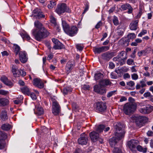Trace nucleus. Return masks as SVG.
I'll list each match as a JSON object with an SVG mask.
<instances>
[{"label": "nucleus", "instance_id": "1", "mask_svg": "<svg viewBox=\"0 0 153 153\" xmlns=\"http://www.w3.org/2000/svg\"><path fill=\"white\" fill-rule=\"evenodd\" d=\"M34 25L36 28L32 30V33L36 40L40 41L42 39L45 38L49 35V32L39 21H35Z\"/></svg>", "mask_w": 153, "mask_h": 153}, {"label": "nucleus", "instance_id": "2", "mask_svg": "<svg viewBox=\"0 0 153 153\" xmlns=\"http://www.w3.org/2000/svg\"><path fill=\"white\" fill-rule=\"evenodd\" d=\"M122 126L120 123H117L115 126L116 132L115 133L116 137H113L110 139L109 140V143L111 147H113L117 143L118 141L120 140L123 136L125 132L121 130Z\"/></svg>", "mask_w": 153, "mask_h": 153}, {"label": "nucleus", "instance_id": "3", "mask_svg": "<svg viewBox=\"0 0 153 153\" xmlns=\"http://www.w3.org/2000/svg\"><path fill=\"white\" fill-rule=\"evenodd\" d=\"M111 82L108 80L102 79L100 82L99 85H96L94 87V91L96 92L103 94L106 92V89L104 86L108 85L111 84Z\"/></svg>", "mask_w": 153, "mask_h": 153}, {"label": "nucleus", "instance_id": "4", "mask_svg": "<svg viewBox=\"0 0 153 153\" xmlns=\"http://www.w3.org/2000/svg\"><path fill=\"white\" fill-rule=\"evenodd\" d=\"M62 25L64 32L69 36H73L76 35L78 31V29L75 26L70 27L65 21L62 20Z\"/></svg>", "mask_w": 153, "mask_h": 153}, {"label": "nucleus", "instance_id": "5", "mask_svg": "<svg viewBox=\"0 0 153 153\" xmlns=\"http://www.w3.org/2000/svg\"><path fill=\"white\" fill-rule=\"evenodd\" d=\"M136 109V105L131 103H126L123 107V110L125 114L130 115L133 113Z\"/></svg>", "mask_w": 153, "mask_h": 153}, {"label": "nucleus", "instance_id": "6", "mask_svg": "<svg viewBox=\"0 0 153 153\" xmlns=\"http://www.w3.org/2000/svg\"><path fill=\"white\" fill-rule=\"evenodd\" d=\"M55 12L59 15H61L65 12L71 13V10L66 4L64 3L59 4L57 5Z\"/></svg>", "mask_w": 153, "mask_h": 153}, {"label": "nucleus", "instance_id": "7", "mask_svg": "<svg viewBox=\"0 0 153 153\" xmlns=\"http://www.w3.org/2000/svg\"><path fill=\"white\" fill-rule=\"evenodd\" d=\"M146 117H145L140 116L138 115H133L132 117V119L135 122L136 125L139 126H141L143 123L144 120L146 119Z\"/></svg>", "mask_w": 153, "mask_h": 153}, {"label": "nucleus", "instance_id": "8", "mask_svg": "<svg viewBox=\"0 0 153 153\" xmlns=\"http://www.w3.org/2000/svg\"><path fill=\"white\" fill-rule=\"evenodd\" d=\"M52 111L55 115H58L60 112V107L57 102L55 100L53 101Z\"/></svg>", "mask_w": 153, "mask_h": 153}, {"label": "nucleus", "instance_id": "9", "mask_svg": "<svg viewBox=\"0 0 153 153\" xmlns=\"http://www.w3.org/2000/svg\"><path fill=\"white\" fill-rule=\"evenodd\" d=\"M88 140L87 136L84 133L82 134L78 140V143L81 145H86Z\"/></svg>", "mask_w": 153, "mask_h": 153}, {"label": "nucleus", "instance_id": "10", "mask_svg": "<svg viewBox=\"0 0 153 153\" xmlns=\"http://www.w3.org/2000/svg\"><path fill=\"white\" fill-rule=\"evenodd\" d=\"M106 104L102 102H99L96 103V109L100 112L104 111L106 109Z\"/></svg>", "mask_w": 153, "mask_h": 153}, {"label": "nucleus", "instance_id": "11", "mask_svg": "<svg viewBox=\"0 0 153 153\" xmlns=\"http://www.w3.org/2000/svg\"><path fill=\"white\" fill-rule=\"evenodd\" d=\"M139 142L137 140H131L127 143L129 148L131 150L136 148Z\"/></svg>", "mask_w": 153, "mask_h": 153}, {"label": "nucleus", "instance_id": "12", "mask_svg": "<svg viewBox=\"0 0 153 153\" xmlns=\"http://www.w3.org/2000/svg\"><path fill=\"white\" fill-rule=\"evenodd\" d=\"M33 13L34 16H35L36 18L40 19L41 18H44L45 17L42 12L39 9H36L33 11Z\"/></svg>", "mask_w": 153, "mask_h": 153}, {"label": "nucleus", "instance_id": "13", "mask_svg": "<svg viewBox=\"0 0 153 153\" xmlns=\"http://www.w3.org/2000/svg\"><path fill=\"white\" fill-rule=\"evenodd\" d=\"M109 49V47L108 46H104L100 48H95L94 49V51L95 53H100L107 51Z\"/></svg>", "mask_w": 153, "mask_h": 153}, {"label": "nucleus", "instance_id": "14", "mask_svg": "<svg viewBox=\"0 0 153 153\" xmlns=\"http://www.w3.org/2000/svg\"><path fill=\"white\" fill-rule=\"evenodd\" d=\"M121 8L123 10H128L127 13L128 14L132 13L133 11V8L131 5L128 3H126L122 5L121 6Z\"/></svg>", "mask_w": 153, "mask_h": 153}, {"label": "nucleus", "instance_id": "15", "mask_svg": "<svg viewBox=\"0 0 153 153\" xmlns=\"http://www.w3.org/2000/svg\"><path fill=\"white\" fill-rule=\"evenodd\" d=\"M33 84L34 85L40 88H43L44 86L43 82L40 79H34L33 80Z\"/></svg>", "mask_w": 153, "mask_h": 153}, {"label": "nucleus", "instance_id": "16", "mask_svg": "<svg viewBox=\"0 0 153 153\" xmlns=\"http://www.w3.org/2000/svg\"><path fill=\"white\" fill-rule=\"evenodd\" d=\"M139 20L133 21L130 23L129 27L130 29L132 30H135L138 28Z\"/></svg>", "mask_w": 153, "mask_h": 153}, {"label": "nucleus", "instance_id": "17", "mask_svg": "<svg viewBox=\"0 0 153 153\" xmlns=\"http://www.w3.org/2000/svg\"><path fill=\"white\" fill-rule=\"evenodd\" d=\"M20 60L22 63L26 62L27 58L26 57V53L25 51H21L19 53Z\"/></svg>", "mask_w": 153, "mask_h": 153}, {"label": "nucleus", "instance_id": "18", "mask_svg": "<svg viewBox=\"0 0 153 153\" xmlns=\"http://www.w3.org/2000/svg\"><path fill=\"white\" fill-rule=\"evenodd\" d=\"M75 65V62L74 61H68L66 65V69L68 72L70 71Z\"/></svg>", "mask_w": 153, "mask_h": 153}, {"label": "nucleus", "instance_id": "19", "mask_svg": "<svg viewBox=\"0 0 153 153\" xmlns=\"http://www.w3.org/2000/svg\"><path fill=\"white\" fill-rule=\"evenodd\" d=\"M91 140L93 142H95L99 137V134L95 131L91 132L89 134Z\"/></svg>", "mask_w": 153, "mask_h": 153}, {"label": "nucleus", "instance_id": "20", "mask_svg": "<svg viewBox=\"0 0 153 153\" xmlns=\"http://www.w3.org/2000/svg\"><path fill=\"white\" fill-rule=\"evenodd\" d=\"M104 76L103 74L99 72H97L96 73L94 76V79L99 82L102 80V78Z\"/></svg>", "mask_w": 153, "mask_h": 153}, {"label": "nucleus", "instance_id": "21", "mask_svg": "<svg viewBox=\"0 0 153 153\" xmlns=\"http://www.w3.org/2000/svg\"><path fill=\"white\" fill-rule=\"evenodd\" d=\"M127 58V56L124 58H122L120 57H114L113 58V60L115 61L118 62L119 63L120 65L124 64L125 60Z\"/></svg>", "mask_w": 153, "mask_h": 153}, {"label": "nucleus", "instance_id": "22", "mask_svg": "<svg viewBox=\"0 0 153 153\" xmlns=\"http://www.w3.org/2000/svg\"><path fill=\"white\" fill-rule=\"evenodd\" d=\"M102 58L107 61L109 60L113 56V54L112 53L107 52L103 53L102 55Z\"/></svg>", "mask_w": 153, "mask_h": 153}, {"label": "nucleus", "instance_id": "23", "mask_svg": "<svg viewBox=\"0 0 153 153\" xmlns=\"http://www.w3.org/2000/svg\"><path fill=\"white\" fill-rule=\"evenodd\" d=\"M34 113L37 115L40 116L44 113L43 109L40 106L36 107L34 110Z\"/></svg>", "mask_w": 153, "mask_h": 153}, {"label": "nucleus", "instance_id": "24", "mask_svg": "<svg viewBox=\"0 0 153 153\" xmlns=\"http://www.w3.org/2000/svg\"><path fill=\"white\" fill-rule=\"evenodd\" d=\"M8 100L5 98H0V106H4L9 104Z\"/></svg>", "mask_w": 153, "mask_h": 153}, {"label": "nucleus", "instance_id": "25", "mask_svg": "<svg viewBox=\"0 0 153 153\" xmlns=\"http://www.w3.org/2000/svg\"><path fill=\"white\" fill-rule=\"evenodd\" d=\"M22 92L24 94L29 95L30 94V89L27 86H25L21 88Z\"/></svg>", "mask_w": 153, "mask_h": 153}, {"label": "nucleus", "instance_id": "26", "mask_svg": "<svg viewBox=\"0 0 153 153\" xmlns=\"http://www.w3.org/2000/svg\"><path fill=\"white\" fill-rule=\"evenodd\" d=\"M0 117L1 119L5 121L7 120L8 119L7 112L5 110L2 111L1 113Z\"/></svg>", "mask_w": 153, "mask_h": 153}, {"label": "nucleus", "instance_id": "27", "mask_svg": "<svg viewBox=\"0 0 153 153\" xmlns=\"http://www.w3.org/2000/svg\"><path fill=\"white\" fill-rule=\"evenodd\" d=\"M13 51L16 53V55H17L20 51V47L17 44H13Z\"/></svg>", "mask_w": 153, "mask_h": 153}, {"label": "nucleus", "instance_id": "28", "mask_svg": "<svg viewBox=\"0 0 153 153\" xmlns=\"http://www.w3.org/2000/svg\"><path fill=\"white\" fill-rule=\"evenodd\" d=\"M53 48L55 49H61L64 48V46L59 41L56 45L53 46Z\"/></svg>", "mask_w": 153, "mask_h": 153}, {"label": "nucleus", "instance_id": "29", "mask_svg": "<svg viewBox=\"0 0 153 153\" xmlns=\"http://www.w3.org/2000/svg\"><path fill=\"white\" fill-rule=\"evenodd\" d=\"M11 128V126L9 124H4L2 125L1 126V128L5 131H8Z\"/></svg>", "mask_w": 153, "mask_h": 153}, {"label": "nucleus", "instance_id": "30", "mask_svg": "<svg viewBox=\"0 0 153 153\" xmlns=\"http://www.w3.org/2000/svg\"><path fill=\"white\" fill-rule=\"evenodd\" d=\"M139 111L143 114H148L149 112L147 106L143 108H140L139 109Z\"/></svg>", "mask_w": 153, "mask_h": 153}, {"label": "nucleus", "instance_id": "31", "mask_svg": "<svg viewBox=\"0 0 153 153\" xmlns=\"http://www.w3.org/2000/svg\"><path fill=\"white\" fill-rule=\"evenodd\" d=\"M96 130L98 134L103 131V129L105 127V126L103 125H100L98 126H95Z\"/></svg>", "mask_w": 153, "mask_h": 153}, {"label": "nucleus", "instance_id": "32", "mask_svg": "<svg viewBox=\"0 0 153 153\" xmlns=\"http://www.w3.org/2000/svg\"><path fill=\"white\" fill-rule=\"evenodd\" d=\"M20 35L23 39H26L28 41L30 39V37L29 36L26 32L21 33Z\"/></svg>", "mask_w": 153, "mask_h": 153}, {"label": "nucleus", "instance_id": "33", "mask_svg": "<svg viewBox=\"0 0 153 153\" xmlns=\"http://www.w3.org/2000/svg\"><path fill=\"white\" fill-rule=\"evenodd\" d=\"M12 71L14 76L16 77H19V74H16V72H17V70L16 67L15 65H13L12 66Z\"/></svg>", "mask_w": 153, "mask_h": 153}, {"label": "nucleus", "instance_id": "34", "mask_svg": "<svg viewBox=\"0 0 153 153\" xmlns=\"http://www.w3.org/2000/svg\"><path fill=\"white\" fill-rule=\"evenodd\" d=\"M56 5V2L54 0H52L50 1V3L48 6V7L49 9H51Z\"/></svg>", "mask_w": 153, "mask_h": 153}, {"label": "nucleus", "instance_id": "35", "mask_svg": "<svg viewBox=\"0 0 153 153\" xmlns=\"http://www.w3.org/2000/svg\"><path fill=\"white\" fill-rule=\"evenodd\" d=\"M7 137V136L6 134L4 132H3L2 131H0V138L1 140H4L6 139Z\"/></svg>", "mask_w": 153, "mask_h": 153}, {"label": "nucleus", "instance_id": "36", "mask_svg": "<svg viewBox=\"0 0 153 153\" xmlns=\"http://www.w3.org/2000/svg\"><path fill=\"white\" fill-rule=\"evenodd\" d=\"M72 91V89L71 88L69 87H67L64 89L63 90V92L65 94H67L68 93H70Z\"/></svg>", "mask_w": 153, "mask_h": 153}, {"label": "nucleus", "instance_id": "37", "mask_svg": "<svg viewBox=\"0 0 153 153\" xmlns=\"http://www.w3.org/2000/svg\"><path fill=\"white\" fill-rule=\"evenodd\" d=\"M137 146V149L138 151L142 152H146L147 150V149L146 148H143L140 145Z\"/></svg>", "mask_w": 153, "mask_h": 153}, {"label": "nucleus", "instance_id": "38", "mask_svg": "<svg viewBox=\"0 0 153 153\" xmlns=\"http://www.w3.org/2000/svg\"><path fill=\"white\" fill-rule=\"evenodd\" d=\"M147 53V50H146V51L142 50L138 52L137 54L138 56L139 57H140L143 55L145 56L146 55V53Z\"/></svg>", "mask_w": 153, "mask_h": 153}, {"label": "nucleus", "instance_id": "39", "mask_svg": "<svg viewBox=\"0 0 153 153\" xmlns=\"http://www.w3.org/2000/svg\"><path fill=\"white\" fill-rule=\"evenodd\" d=\"M5 146V143L4 140H1L0 139V149H4Z\"/></svg>", "mask_w": 153, "mask_h": 153}, {"label": "nucleus", "instance_id": "40", "mask_svg": "<svg viewBox=\"0 0 153 153\" xmlns=\"http://www.w3.org/2000/svg\"><path fill=\"white\" fill-rule=\"evenodd\" d=\"M50 21L54 25H56V19L52 15L50 16Z\"/></svg>", "mask_w": 153, "mask_h": 153}, {"label": "nucleus", "instance_id": "41", "mask_svg": "<svg viewBox=\"0 0 153 153\" xmlns=\"http://www.w3.org/2000/svg\"><path fill=\"white\" fill-rule=\"evenodd\" d=\"M113 153H123L121 149L117 147H114L113 150Z\"/></svg>", "mask_w": 153, "mask_h": 153}, {"label": "nucleus", "instance_id": "42", "mask_svg": "<svg viewBox=\"0 0 153 153\" xmlns=\"http://www.w3.org/2000/svg\"><path fill=\"white\" fill-rule=\"evenodd\" d=\"M113 22L115 25H117L119 24L118 20L116 16H114L113 19Z\"/></svg>", "mask_w": 153, "mask_h": 153}, {"label": "nucleus", "instance_id": "43", "mask_svg": "<svg viewBox=\"0 0 153 153\" xmlns=\"http://www.w3.org/2000/svg\"><path fill=\"white\" fill-rule=\"evenodd\" d=\"M131 77L133 80H136L139 78L138 74L136 73H133L131 75Z\"/></svg>", "mask_w": 153, "mask_h": 153}, {"label": "nucleus", "instance_id": "44", "mask_svg": "<svg viewBox=\"0 0 153 153\" xmlns=\"http://www.w3.org/2000/svg\"><path fill=\"white\" fill-rule=\"evenodd\" d=\"M128 37L129 39H133L136 38V35L134 33H130L128 34Z\"/></svg>", "mask_w": 153, "mask_h": 153}, {"label": "nucleus", "instance_id": "45", "mask_svg": "<svg viewBox=\"0 0 153 153\" xmlns=\"http://www.w3.org/2000/svg\"><path fill=\"white\" fill-rule=\"evenodd\" d=\"M126 84L128 86L132 87L134 86L135 85V83L133 81H130L128 82Z\"/></svg>", "mask_w": 153, "mask_h": 153}, {"label": "nucleus", "instance_id": "46", "mask_svg": "<svg viewBox=\"0 0 153 153\" xmlns=\"http://www.w3.org/2000/svg\"><path fill=\"white\" fill-rule=\"evenodd\" d=\"M146 81V80L145 79H143L140 81V83L141 84L140 85L142 88H143L146 86V85L145 83Z\"/></svg>", "mask_w": 153, "mask_h": 153}, {"label": "nucleus", "instance_id": "47", "mask_svg": "<svg viewBox=\"0 0 153 153\" xmlns=\"http://www.w3.org/2000/svg\"><path fill=\"white\" fill-rule=\"evenodd\" d=\"M19 72H18L19 73V76L20 75L22 76H24L26 75V72L23 70H19Z\"/></svg>", "mask_w": 153, "mask_h": 153}, {"label": "nucleus", "instance_id": "48", "mask_svg": "<svg viewBox=\"0 0 153 153\" xmlns=\"http://www.w3.org/2000/svg\"><path fill=\"white\" fill-rule=\"evenodd\" d=\"M147 33V30H143L138 35L139 37H141L142 36L146 34Z\"/></svg>", "mask_w": 153, "mask_h": 153}, {"label": "nucleus", "instance_id": "49", "mask_svg": "<svg viewBox=\"0 0 153 153\" xmlns=\"http://www.w3.org/2000/svg\"><path fill=\"white\" fill-rule=\"evenodd\" d=\"M127 64L129 65H134V60L131 59H128L127 60Z\"/></svg>", "mask_w": 153, "mask_h": 153}, {"label": "nucleus", "instance_id": "50", "mask_svg": "<svg viewBox=\"0 0 153 153\" xmlns=\"http://www.w3.org/2000/svg\"><path fill=\"white\" fill-rule=\"evenodd\" d=\"M116 91H111L108 93V94H107V97H111V96H112L113 95L115 94Z\"/></svg>", "mask_w": 153, "mask_h": 153}, {"label": "nucleus", "instance_id": "51", "mask_svg": "<svg viewBox=\"0 0 153 153\" xmlns=\"http://www.w3.org/2000/svg\"><path fill=\"white\" fill-rule=\"evenodd\" d=\"M90 88V86L88 85H85L82 87V90H89Z\"/></svg>", "mask_w": 153, "mask_h": 153}, {"label": "nucleus", "instance_id": "52", "mask_svg": "<svg viewBox=\"0 0 153 153\" xmlns=\"http://www.w3.org/2000/svg\"><path fill=\"white\" fill-rule=\"evenodd\" d=\"M124 54H126V56L127 53H125L124 51H122L117 57H120V58H121L122 57H123Z\"/></svg>", "mask_w": 153, "mask_h": 153}, {"label": "nucleus", "instance_id": "53", "mask_svg": "<svg viewBox=\"0 0 153 153\" xmlns=\"http://www.w3.org/2000/svg\"><path fill=\"white\" fill-rule=\"evenodd\" d=\"M76 48L79 51L82 50L83 47L81 46L80 44H77L76 45Z\"/></svg>", "mask_w": 153, "mask_h": 153}, {"label": "nucleus", "instance_id": "54", "mask_svg": "<svg viewBox=\"0 0 153 153\" xmlns=\"http://www.w3.org/2000/svg\"><path fill=\"white\" fill-rule=\"evenodd\" d=\"M30 97L33 100H36V97L34 93H30Z\"/></svg>", "mask_w": 153, "mask_h": 153}, {"label": "nucleus", "instance_id": "55", "mask_svg": "<svg viewBox=\"0 0 153 153\" xmlns=\"http://www.w3.org/2000/svg\"><path fill=\"white\" fill-rule=\"evenodd\" d=\"M142 14V11L140 10L139 13L137 14V16H136L134 17V19H139L140 17Z\"/></svg>", "mask_w": 153, "mask_h": 153}, {"label": "nucleus", "instance_id": "56", "mask_svg": "<svg viewBox=\"0 0 153 153\" xmlns=\"http://www.w3.org/2000/svg\"><path fill=\"white\" fill-rule=\"evenodd\" d=\"M147 107L149 113L153 111V106L148 105H147Z\"/></svg>", "mask_w": 153, "mask_h": 153}, {"label": "nucleus", "instance_id": "57", "mask_svg": "<svg viewBox=\"0 0 153 153\" xmlns=\"http://www.w3.org/2000/svg\"><path fill=\"white\" fill-rule=\"evenodd\" d=\"M102 22L101 21H99L95 26V28L97 29L99 28L102 26Z\"/></svg>", "mask_w": 153, "mask_h": 153}, {"label": "nucleus", "instance_id": "58", "mask_svg": "<svg viewBox=\"0 0 153 153\" xmlns=\"http://www.w3.org/2000/svg\"><path fill=\"white\" fill-rule=\"evenodd\" d=\"M136 67V65H134L132 66L131 68V72L134 73L136 72L137 71V70L135 68Z\"/></svg>", "mask_w": 153, "mask_h": 153}, {"label": "nucleus", "instance_id": "59", "mask_svg": "<svg viewBox=\"0 0 153 153\" xmlns=\"http://www.w3.org/2000/svg\"><path fill=\"white\" fill-rule=\"evenodd\" d=\"M4 84L6 85L10 86H12L13 85V83L9 81L8 80Z\"/></svg>", "mask_w": 153, "mask_h": 153}, {"label": "nucleus", "instance_id": "60", "mask_svg": "<svg viewBox=\"0 0 153 153\" xmlns=\"http://www.w3.org/2000/svg\"><path fill=\"white\" fill-rule=\"evenodd\" d=\"M123 78L124 79H126L127 78H130V75L128 73H126L124 74L123 76Z\"/></svg>", "mask_w": 153, "mask_h": 153}, {"label": "nucleus", "instance_id": "61", "mask_svg": "<svg viewBox=\"0 0 153 153\" xmlns=\"http://www.w3.org/2000/svg\"><path fill=\"white\" fill-rule=\"evenodd\" d=\"M143 95H144V97H151L152 96L150 92H149L145 93Z\"/></svg>", "mask_w": 153, "mask_h": 153}, {"label": "nucleus", "instance_id": "62", "mask_svg": "<svg viewBox=\"0 0 153 153\" xmlns=\"http://www.w3.org/2000/svg\"><path fill=\"white\" fill-rule=\"evenodd\" d=\"M111 78L114 79H116L117 77L116 74L113 72H112L111 73Z\"/></svg>", "mask_w": 153, "mask_h": 153}, {"label": "nucleus", "instance_id": "63", "mask_svg": "<svg viewBox=\"0 0 153 153\" xmlns=\"http://www.w3.org/2000/svg\"><path fill=\"white\" fill-rule=\"evenodd\" d=\"M1 81L4 83H5L8 80L7 78L6 77L4 76L2 77L1 78Z\"/></svg>", "mask_w": 153, "mask_h": 153}, {"label": "nucleus", "instance_id": "64", "mask_svg": "<svg viewBox=\"0 0 153 153\" xmlns=\"http://www.w3.org/2000/svg\"><path fill=\"white\" fill-rule=\"evenodd\" d=\"M109 67L111 69H113L115 67L114 64L112 62H110L109 64Z\"/></svg>", "mask_w": 153, "mask_h": 153}]
</instances>
